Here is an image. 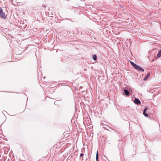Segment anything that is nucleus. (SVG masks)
Listing matches in <instances>:
<instances>
[{
	"label": "nucleus",
	"instance_id": "2",
	"mask_svg": "<svg viewBox=\"0 0 161 161\" xmlns=\"http://www.w3.org/2000/svg\"><path fill=\"white\" fill-rule=\"evenodd\" d=\"M135 69L139 70L141 72H144V69L142 68V67H141L140 66L137 65L136 67L135 68Z\"/></svg>",
	"mask_w": 161,
	"mask_h": 161
},
{
	"label": "nucleus",
	"instance_id": "10",
	"mask_svg": "<svg viewBox=\"0 0 161 161\" xmlns=\"http://www.w3.org/2000/svg\"><path fill=\"white\" fill-rule=\"evenodd\" d=\"M119 144L118 145V147H119V148H121V147H122V142L120 140V141H119Z\"/></svg>",
	"mask_w": 161,
	"mask_h": 161
},
{
	"label": "nucleus",
	"instance_id": "17",
	"mask_svg": "<svg viewBox=\"0 0 161 161\" xmlns=\"http://www.w3.org/2000/svg\"><path fill=\"white\" fill-rule=\"evenodd\" d=\"M86 161H87V158L86 159Z\"/></svg>",
	"mask_w": 161,
	"mask_h": 161
},
{
	"label": "nucleus",
	"instance_id": "6",
	"mask_svg": "<svg viewBox=\"0 0 161 161\" xmlns=\"http://www.w3.org/2000/svg\"><path fill=\"white\" fill-rule=\"evenodd\" d=\"M161 57V49L159 50L157 54L156 58H158Z\"/></svg>",
	"mask_w": 161,
	"mask_h": 161
},
{
	"label": "nucleus",
	"instance_id": "4",
	"mask_svg": "<svg viewBox=\"0 0 161 161\" xmlns=\"http://www.w3.org/2000/svg\"><path fill=\"white\" fill-rule=\"evenodd\" d=\"M124 95L126 96H129L130 95L129 91L126 89L124 90Z\"/></svg>",
	"mask_w": 161,
	"mask_h": 161
},
{
	"label": "nucleus",
	"instance_id": "13",
	"mask_svg": "<svg viewBox=\"0 0 161 161\" xmlns=\"http://www.w3.org/2000/svg\"><path fill=\"white\" fill-rule=\"evenodd\" d=\"M66 19H67L68 20H69L71 22H73V21L72 20L70 19H68L67 18L65 19V20Z\"/></svg>",
	"mask_w": 161,
	"mask_h": 161
},
{
	"label": "nucleus",
	"instance_id": "7",
	"mask_svg": "<svg viewBox=\"0 0 161 161\" xmlns=\"http://www.w3.org/2000/svg\"><path fill=\"white\" fill-rule=\"evenodd\" d=\"M84 155V154L83 153H81L80 154V158H79L80 161H82L83 160V156Z\"/></svg>",
	"mask_w": 161,
	"mask_h": 161
},
{
	"label": "nucleus",
	"instance_id": "1",
	"mask_svg": "<svg viewBox=\"0 0 161 161\" xmlns=\"http://www.w3.org/2000/svg\"><path fill=\"white\" fill-rule=\"evenodd\" d=\"M0 17L4 19L7 18V16L5 15V13L3 12V10L1 7H0Z\"/></svg>",
	"mask_w": 161,
	"mask_h": 161
},
{
	"label": "nucleus",
	"instance_id": "14",
	"mask_svg": "<svg viewBox=\"0 0 161 161\" xmlns=\"http://www.w3.org/2000/svg\"><path fill=\"white\" fill-rule=\"evenodd\" d=\"M149 109H147V107L146 108H145L144 109V110L143 111H145L146 112L147 111V110H148Z\"/></svg>",
	"mask_w": 161,
	"mask_h": 161
},
{
	"label": "nucleus",
	"instance_id": "15",
	"mask_svg": "<svg viewBox=\"0 0 161 161\" xmlns=\"http://www.w3.org/2000/svg\"><path fill=\"white\" fill-rule=\"evenodd\" d=\"M7 112L5 111H3V114L5 115V114L6 113H7Z\"/></svg>",
	"mask_w": 161,
	"mask_h": 161
},
{
	"label": "nucleus",
	"instance_id": "16",
	"mask_svg": "<svg viewBox=\"0 0 161 161\" xmlns=\"http://www.w3.org/2000/svg\"><path fill=\"white\" fill-rule=\"evenodd\" d=\"M58 102L57 101H56L54 102V104L55 105H56V104H57V102Z\"/></svg>",
	"mask_w": 161,
	"mask_h": 161
},
{
	"label": "nucleus",
	"instance_id": "3",
	"mask_svg": "<svg viewBox=\"0 0 161 161\" xmlns=\"http://www.w3.org/2000/svg\"><path fill=\"white\" fill-rule=\"evenodd\" d=\"M134 102L135 104L137 105H139L141 104L139 99L135 97Z\"/></svg>",
	"mask_w": 161,
	"mask_h": 161
},
{
	"label": "nucleus",
	"instance_id": "12",
	"mask_svg": "<svg viewBox=\"0 0 161 161\" xmlns=\"http://www.w3.org/2000/svg\"><path fill=\"white\" fill-rule=\"evenodd\" d=\"M96 159L97 161H98V151L97 152L96 155Z\"/></svg>",
	"mask_w": 161,
	"mask_h": 161
},
{
	"label": "nucleus",
	"instance_id": "11",
	"mask_svg": "<svg viewBox=\"0 0 161 161\" xmlns=\"http://www.w3.org/2000/svg\"><path fill=\"white\" fill-rule=\"evenodd\" d=\"M143 114L146 117H147L149 116L148 114L146 113V112L145 111H143Z\"/></svg>",
	"mask_w": 161,
	"mask_h": 161
},
{
	"label": "nucleus",
	"instance_id": "5",
	"mask_svg": "<svg viewBox=\"0 0 161 161\" xmlns=\"http://www.w3.org/2000/svg\"><path fill=\"white\" fill-rule=\"evenodd\" d=\"M150 72H148L147 73L146 76L143 79V80L145 81L147 80L148 78L150 77Z\"/></svg>",
	"mask_w": 161,
	"mask_h": 161
},
{
	"label": "nucleus",
	"instance_id": "8",
	"mask_svg": "<svg viewBox=\"0 0 161 161\" xmlns=\"http://www.w3.org/2000/svg\"><path fill=\"white\" fill-rule=\"evenodd\" d=\"M92 58L94 60L96 61L97 59V55L95 54L93 55L92 56Z\"/></svg>",
	"mask_w": 161,
	"mask_h": 161
},
{
	"label": "nucleus",
	"instance_id": "9",
	"mask_svg": "<svg viewBox=\"0 0 161 161\" xmlns=\"http://www.w3.org/2000/svg\"><path fill=\"white\" fill-rule=\"evenodd\" d=\"M130 63L131 64V65L132 66L135 68L136 67V65H137L135 63H134L132 61H130Z\"/></svg>",
	"mask_w": 161,
	"mask_h": 161
}]
</instances>
